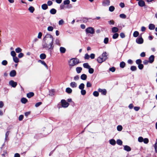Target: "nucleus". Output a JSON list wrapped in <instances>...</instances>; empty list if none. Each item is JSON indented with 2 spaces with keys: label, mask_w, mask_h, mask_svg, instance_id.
<instances>
[{
  "label": "nucleus",
  "mask_w": 157,
  "mask_h": 157,
  "mask_svg": "<svg viewBox=\"0 0 157 157\" xmlns=\"http://www.w3.org/2000/svg\"><path fill=\"white\" fill-rule=\"evenodd\" d=\"M138 4L140 7H143L145 5V2L143 0H140L138 2Z\"/></svg>",
  "instance_id": "10"
},
{
  "label": "nucleus",
  "mask_w": 157,
  "mask_h": 157,
  "mask_svg": "<svg viewBox=\"0 0 157 157\" xmlns=\"http://www.w3.org/2000/svg\"><path fill=\"white\" fill-rule=\"evenodd\" d=\"M21 101L22 103L25 104L28 101V100L25 98H22L21 99Z\"/></svg>",
  "instance_id": "27"
},
{
  "label": "nucleus",
  "mask_w": 157,
  "mask_h": 157,
  "mask_svg": "<svg viewBox=\"0 0 157 157\" xmlns=\"http://www.w3.org/2000/svg\"><path fill=\"white\" fill-rule=\"evenodd\" d=\"M13 61L16 63H17L19 61V59L16 56L13 57Z\"/></svg>",
  "instance_id": "34"
},
{
  "label": "nucleus",
  "mask_w": 157,
  "mask_h": 157,
  "mask_svg": "<svg viewBox=\"0 0 157 157\" xmlns=\"http://www.w3.org/2000/svg\"><path fill=\"white\" fill-rule=\"evenodd\" d=\"M7 61L6 60H3L2 62V64L4 66H6L7 64Z\"/></svg>",
  "instance_id": "44"
},
{
  "label": "nucleus",
  "mask_w": 157,
  "mask_h": 157,
  "mask_svg": "<svg viewBox=\"0 0 157 157\" xmlns=\"http://www.w3.org/2000/svg\"><path fill=\"white\" fill-rule=\"evenodd\" d=\"M86 33H90L93 34L94 33V29L92 27H89L86 29Z\"/></svg>",
  "instance_id": "4"
},
{
  "label": "nucleus",
  "mask_w": 157,
  "mask_h": 157,
  "mask_svg": "<svg viewBox=\"0 0 157 157\" xmlns=\"http://www.w3.org/2000/svg\"><path fill=\"white\" fill-rule=\"evenodd\" d=\"M79 60L76 58H73L70 59L69 61V64L71 67H73L80 63Z\"/></svg>",
  "instance_id": "3"
},
{
  "label": "nucleus",
  "mask_w": 157,
  "mask_h": 157,
  "mask_svg": "<svg viewBox=\"0 0 157 157\" xmlns=\"http://www.w3.org/2000/svg\"><path fill=\"white\" fill-rule=\"evenodd\" d=\"M154 60V56L152 55L150 56L149 58V62L150 63H152Z\"/></svg>",
  "instance_id": "13"
},
{
  "label": "nucleus",
  "mask_w": 157,
  "mask_h": 157,
  "mask_svg": "<svg viewBox=\"0 0 157 157\" xmlns=\"http://www.w3.org/2000/svg\"><path fill=\"white\" fill-rule=\"evenodd\" d=\"M81 93L82 95H85L86 94V92L85 90L83 89L81 90Z\"/></svg>",
  "instance_id": "54"
},
{
  "label": "nucleus",
  "mask_w": 157,
  "mask_h": 157,
  "mask_svg": "<svg viewBox=\"0 0 157 157\" xmlns=\"http://www.w3.org/2000/svg\"><path fill=\"white\" fill-rule=\"evenodd\" d=\"M16 71L15 70L11 71L10 73V75L11 77H13L16 76Z\"/></svg>",
  "instance_id": "11"
},
{
  "label": "nucleus",
  "mask_w": 157,
  "mask_h": 157,
  "mask_svg": "<svg viewBox=\"0 0 157 157\" xmlns=\"http://www.w3.org/2000/svg\"><path fill=\"white\" fill-rule=\"evenodd\" d=\"M89 72L91 74H93L94 72V70L93 68H91L90 67L89 69Z\"/></svg>",
  "instance_id": "42"
},
{
  "label": "nucleus",
  "mask_w": 157,
  "mask_h": 157,
  "mask_svg": "<svg viewBox=\"0 0 157 157\" xmlns=\"http://www.w3.org/2000/svg\"><path fill=\"white\" fill-rule=\"evenodd\" d=\"M138 65V68L142 70L143 69V68L144 67V65H143V64H139Z\"/></svg>",
  "instance_id": "55"
},
{
  "label": "nucleus",
  "mask_w": 157,
  "mask_h": 157,
  "mask_svg": "<svg viewBox=\"0 0 157 157\" xmlns=\"http://www.w3.org/2000/svg\"><path fill=\"white\" fill-rule=\"evenodd\" d=\"M83 80H86L87 78V75L85 74H82L80 77Z\"/></svg>",
  "instance_id": "19"
},
{
  "label": "nucleus",
  "mask_w": 157,
  "mask_h": 157,
  "mask_svg": "<svg viewBox=\"0 0 157 157\" xmlns=\"http://www.w3.org/2000/svg\"><path fill=\"white\" fill-rule=\"evenodd\" d=\"M118 31V29L117 27H113L112 29V31L113 33H116Z\"/></svg>",
  "instance_id": "18"
},
{
  "label": "nucleus",
  "mask_w": 157,
  "mask_h": 157,
  "mask_svg": "<svg viewBox=\"0 0 157 157\" xmlns=\"http://www.w3.org/2000/svg\"><path fill=\"white\" fill-rule=\"evenodd\" d=\"M130 69L132 71H134L136 70L137 68L136 66H132L131 67Z\"/></svg>",
  "instance_id": "36"
},
{
  "label": "nucleus",
  "mask_w": 157,
  "mask_h": 157,
  "mask_svg": "<svg viewBox=\"0 0 157 157\" xmlns=\"http://www.w3.org/2000/svg\"><path fill=\"white\" fill-rule=\"evenodd\" d=\"M53 29V28L51 26H48L47 28V30L49 31H52Z\"/></svg>",
  "instance_id": "46"
},
{
  "label": "nucleus",
  "mask_w": 157,
  "mask_h": 157,
  "mask_svg": "<svg viewBox=\"0 0 157 157\" xmlns=\"http://www.w3.org/2000/svg\"><path fill=\"white\" fill-rule=\"evenodd\" d=\"M108 54L106 52H104L102 54L101 56L105 60L107 59L108 57Z\"/></svg>",
  "instance_id": "14"
},
{
  "label": "nucleus",
  "mask_w": 157,
  "mask_h": 157,
  "mask_svg": "<svg viewBox=\"0 0 157 157\" xmlns=\"http://www.w3.org/2000/svg\"><path fill=\"white\" fill-rule=\"evenodd\" d=\"M136 42L138 44H142L143 43L144 40L141 37L139 38H137L136 40Z\"/></svg>",
  "instance_id": "8"
},
{
  "label": "nucleus",
  "mask_w": 157,
  "mask_h": 157,
  "mask_svg": "<svg viewBox=\"0 0 157 157\" xmlns=\"http://www.w3.org/2000/svg\"><path fill=\"white\" fill-rule=\"evenodd\" d=\"M92 85L89 82H88L86 83V86L87 87H90Z\"/></svg>",
  "instance_id": "61"
},
{
  "label": "nucleus",
  "mask_w": 157,
  "mask_h": 157,
  "mask_svg": "<svg viewBox=\"0 0 157 157\" xmlns=\"http://www.w3.org/2000/svg\"><path fill=\"white\" fill-rule=\"evenodd\" d=\"M115 10V7L114 6H111L109 8V10L110 12H113Z\"/></svg>",
  "instance_id": "40"
},
{
  "label": "nucleus",
  "mask_w": 157,
  "mask_h": 157,
  "mask_svg": "<svg viewBox=\"0 0 157 157\" xmlns=\"http://www.w3.org/2000/svg\"><path fill=\"white\" fill-rule=\"evenodd\" d=\"M121 8H124V4L123 2H121L119 4Z\"/></svg>",
  "instance_id": "63"
},
{
  "label": "nucleus",
  "mask_w": 157,
  "mask_h": 157,
  "mask_svg": "<svg viewBox=\"0 0 157 157\" xmlns=\"http://www.w3.org/2000/svg\"><path fill=\"white\" fill-rule=\"evenodd\" d=\"M119 17L120 18L122 19H125L126 17V15L124 13L120 14L119 15Z\"/></svg>",
  "instance_id": "38"
},
{
  "label": "nucleus",
  "mask_w": 157,
  "mask_h": 157,
  "mask_svg": "<svg viewBox=\"0 0 157 157\" xmlns=\"http://www.w3.org/2000/svg\"><path fill=\"white\" fill-rule=\"evenodd\" d=\"M125 63L123 61H122L120 63V67L121 68H124L125 66Z\"/></svg>",
  "instance_id": "32"
},
{
  "label": "nucleus",
  "mask_w": 157,
  "mask_h": 157,
  "mask_svg": "<svg viewBox=\"0 0 157 157\" xmlns=\"http://www.w3.org/2000/svg\"><path fill=\"white\" fill-rule=\"evenodd\" d=\"M136 62L137 64L139 65L141 64L142 61L140 59H138L136 60Z\"/></svg>",
  "instance_id": "49"
},
{
  "label": "nucleus",
  "mask_w": 157,
  "mask_h": 157,
  "mask_svg": "<svg viewBox=\"0 0 157 157\" xmlns=\"http://www.w3.org/2000/svg\"><path fill=\"white\" fill-rule=\"evenodd\" d=\"M64 23V21L63 20L61 19L59 21V25H62Z\"/></svg>",
  "instance_id": "64"
},
{
  "label": "nucleus",
  "mask_w": 157,
  "mask_h": 157,
  "mask_svg": "<svg viewBox=\"0 0 157 157\" xmlns=\"http://www.w3.org/2000/svg\"><path fill=\"white\" fill-rule=\"evenodd\" d=\"M144 143L147 144L148 143L149 140L148 138H145L143 140V141Z\"/></svg>",
  "instance_id": "52"
},
{
  "label": "nucleus",
  "mask_w": 157,
  "mask_h": 157,
  "mask_svg": "<svg viewBox=\"0 0 157 157\" xmlns=\"http://www.w3.org/2000/svg\"><path fill=\"white\" fill-rule=\"evenodd\" d=\"M66 91L68 94H71L72 92V90L70 88H67L66 89Z\"/></svg>",
  "instance_id": "26"
},
{
  "label": "nucleus",
  "mask_w": 157,
  "mask_h": 157,
  "mask_svg": "<svg viewBox=\"0 0 157 157\" xmlns=\"http://www.w3.org/2000/svg\"><path fill=\"white\" fill-rule=\"evenodd\" d=\"M41 8L43 10H46L48 9V7L46 4H44L41 6Z\"/></svg>",
  "instance_id": "28"
},
{
  "label": "nucleus",
  "mask_w": 157,
  "mask_h": 157,
  "mask_svg": "<svg viewBox=\"0 0 157 157\" xmlns=\"http://www.w3.org/2000/svg\"><path fill=\"white\" fill-rule=\"evenodd\" d=\"M110 144L113 145H114L116 144V141L114 139H111L109 140Z\"/></svg>",
  "instance_id": "31"
},
{
  "label": "nucleus",
  "mask_w": 157,
  "mask_h": 157,
  "mask_svg": "<svg viewBox=\"0 0 157 157\" xmlns=\"http://www.w3.org/2000/svg\"><path fill=\"white\" fill-rule=\"evenodd\" d=\"M38 62L41 63V64L43 65L46 67L47 69H48L47 65L44 61L39 60H38Z\"/></svg>",
  "instance_id": "15"
},
{
  "label": "nucleus",
  "mask_w": 157,
  "mask_h": 157,
  "mask_svg": "<svg viewBox=\"0 0 157 157\" xmlns=\"http://www.w3.org/2000/svg\"><path fill=\"white\" fill-rule=\"evenodd\" d=\"M93 94L95 97H98L99 95V93L97 91H95L93 92Z\"/></svg>",
  "instance_id": "47"
},
{
  "label": "nucleus",
  "mask_w": 157,
  "mask_h": 157,
  "mask_svg": "<svg viewBox=\"0 0 157 157\" xmlns=\"http://www.w3.org/2000/svg\"><path fill=\"white\" fill-rule=\"evenodd\" d=\"M109 70L110 71H112V72H114L115 70V68L114 67H111L109 68Z\"/></svg>",
  "instance_id": "57"
},
{
  "label": "nucleus",
  "mask_w": 157,
  "mask_h": 157,
  "mask_svg": "<svg viewBox=\"0 0 157 157\" xmlns=\"http://www.w3.org/2000/svg\"><path fill=\"white\" fill-rule=\"evenodd\" d=\"M90 56L87 54H86L84 56V59H88L90 58Z\"/></svg>",
  "instance_id": "48"
},
{
  "label": "nucleus",
  "mask_w": 157,
  "mask_h": 157,
  "mask_svg": "<svg viewBox=\"0 0 157 157\" xmlns=\"http://www.w3.org/2000/svg\"><path fill=\"white\" fill-rule=\"evenodd\" d=\"M40 57L41 59H44L46 58V55L44 53H42L40 55Z\"/></svg>",
  "instance_id": "25"
},
{
  "label": "nucleus",
  "mask_w": 157,
  "mask_h": 157,
  "mask_svg": "<svg viewBox=\"0 0 157 157\" xmlns=\"http://www.w3.org/2000/svg\"><path fill=\"white\" fill-rule=\"evenodd\" d=\"M122 127L121 125H118L117 127V129L118 131H120L122 129Z\"/></svg>",
  "instance_id": "45"
},
{
  "label": "nucleus",
  "mask_w": 157,
  "mask_h": 157,
  "mask_svg": "<svg viewBox=\"0 0 157 157\" xmlns=\"http://www.w3.org/2000/svg\"><path fill=\"white\" fill-rule=\"evenodd\" d=\"M9 84L13 87H15L17 85V83L14 82L13 80H11L9 82Z\"/></svg>",
  "instance_id": "7"
},
{
  "label": "nucleus",
  "mask_w": 157,
  "mask_h": 157,
  "mask_svg": "<svg viewBox=\"0 0 157 157\" xmlns=\"http://www.w3.org/2000/svg\"><path fill=\"white\" fill-rule=\"evenodd\" d=\"M144 139L142 137H139L138 138V141L140 142H142L143 141Z\"/></svg>",
  "instance_id": "56"
},
{
  "label": "nucleus",
  "mask_w": 157,
  "mask_h": 157,
  "mask_svg": "<svg viewBox=\"0 0 157 157\" xmlns=\"http://www.w3.org/2000/svg\"><path fill=\"white\" fill-rule=\"evenodd\" d=\"M82 68L81 67H78L76 68V71L77 73H79L81 72Z\"/></svg>",
  "instance_id": "33"
},
{
  "label": "nucleus",
  "mask_w": 157,
  "mask_h": 157,
  "mask_svg": "<svg viewBox=\"0 0 157 157\" xmlns=\"http://www.w3.org/2000/svg\"><path fill=\"white\" fill-rule=\"evenodd\" d=\"M70 86L72 88H75L77 87V84L75 82H72L70 83Z\"/></svg>",
  "instance_id": "17"
},
{
  "label": "nucleus",
  "mask_w": 157,
  "mask_h": 157,
  "mask_svg": "<svg viewBox=\"0 0 157 157\" xmlns=\"http://www.w3.org/2000/svg\"><path fill=\"white\" fill-rule=\"evenodd\" d=\"M42 46L43 48L48 50L50 52H52V50H53L54 48L53 44L47 43L46 42H43Z\"/></svg>",
  "instance_id": "2"
},
{
  "label": "nucleus",
  "mask_w": 157,
  "mask_h": 157,
  "mask_svg": "<svg viewBox=\"0 0 157 157\" xmlns=\"http://www.w3.org/2000/svg\"><path fill=\"white\" fill-rule=\"evenodd\" d=\"M117 143L119 145H121L122 144V142L121 140L118 139L117 140Z\"/></svg>",
  "instance_id": "37"
},
{
  "label": "nucleus",
  "mask_w": 157,
  "mask_h": 157,
  "mask_svg": "<svg viewBox=\"0 0 157 157\" xmlns=\"http://www.w3.org/2000/svg\"><path fill=\"white\" fill-rule=\"evenodd\" d=\"M98 91L99 92L101 93V94L105 95L106 93V90L105 89H101L99 88L98 90Z\"/></svg>",
  "instance_id": "12"
},
{
  "label": "nucleus",
  "mask_w": 157,
  "mask_h": 157,
  "mask_svg": "<svg viewBox=\"0 0 157 157\" xmlns=\"http://www.w3.org/2000/svg\"><path fill=\"white\" fill-rule=\"evenodd\" d=\"M124 149L127 151H129L131 150L130 147L128 145H125L124 146Z\"/></svg>",
  "instance_id": "16"
},
{
  "label": "nucleus",
  "mask_w": 157,
  "mask_h": 157,
  "mask_svg": "<svg viewBox=\"0 0 157 157\" xmlns=\"http://www.w3.org/2000/svg\"><path fill=\"white\" fill-rule=\"evenodd\" d=\"M83 65L84 68L88 69L90 67L88 63H84L83 64Z\"/></svg>",
  "instance_id": "23"
},
{
  "label": "nucleus",
  "mask_w": 157,
  "mask_h": 157,
  "mask_svg": "<svg viewBox=\"0 0 157 157\" xmlns=\"http://www.w3.org/2000/svg\"><path fill=\"white\" fill-rule=\"evenodd\" d=\"M24 56V54L21 52H20L18 55V57L19 58H21Z\"/></svg>",
  "instance_id": "59"
},
{
  "label": "nucleus",
  "mask_w": 157,
  "mask_h": 157,
  "mask_svg": "<svg viewBox=\"0 0 157 157\" xmlns=\"http://www.w3.org/2000/svg\"><path fill=\"white\" fill-rule=\"evenodd\" d=\"M119 36V34L118 33H115L113 36V39H116Z\"/></svg>",
  "instance_id": "39"
},
{
  "label": "nucleus",
  "mask_w": 157,
  "mask_h": 157,
  "mask_svg": "<svg viewBox=\"0 0 157 157\" xmlns=\"http://www.w3.org/2000/svg\"><path fill=\"white\" fill-rule=\"evenodd\" d=\"M43 42H46L47 43L53 44V38L50 34H47L43 39Z\"/></svg>",
  "instance_id": "1"
},
{
  "label": "nucleus",
  "mask_w": 157,
  "mask_h": 157,
  "mask_svg": "<svg viewBox=\"0 0 157 157\" xmlns=\"http://www.w3.org/2000/svg\"><path fill=\"white\" fill-rule=\"evenodd\" d=\"M62 107L63 108H67L69 105V103L66 102L64 99H62L61 101Z\"/></svg>",
  "instance_id": "5"
},
{
  "label": "nucleus",
  "mask_w": 157,
  "mask_h": 157,
  "mask_svg": "<svg viewBox=\"0 0 157 157\" xmlns=\"http://www.w3.org/2000/svg\"><path fill=\"white\" fill-rule=\"evenodd\" d=\"M65 7V5L63 3L62 4H61L60 6V9L61 10L63 9Z\"/></svg>",
  "instance_id": "62"
},
{
  "label": "nucleus",
  "mask_w": 157,
  "mask_h": 157,
  "mask_svg": "<svg viewBox=\"0 0 157 157\" xmlns=\"http://www.w3.org/2000/svg\"><path fill=\"white\" fill-rule=\"evenodd\" d=\"M149 29L150 30H153L155 28V25L152 24H150L148 26Z\"/></svg>",
  "instance_id": "20"
},
{
  "label": "nucleus",
  "mask_w": 157,
  "mask_h": 157,
  "mask_svg": "<svg viewBox=\"0 0 157 157\" xmlns=\"http://www.w3.org/2000/svg\"><path fill=\"white\" fill-rule=\"evenodd\" d=\"M110 25H114V21L113 20H111L108 21Z\"/></svg>",
  "instance_id": "60"
},
{
  "label": "nucleus",
  "mask_w": 157,
  "mask_h": 157,
  "mask_svg": "<svg viewBox=\"0 0 157 157\" xmlns=\"http://www.w3.org/2000/svg\"><path fill=\"white\" fill-rule=\"evenodd\" d=\"M28 10L30 12L33 13L35 9L33 7L31 6L29 8Z\"/></svg>",
  "instance_id": "30"
},
{
  "label": "nucleus",
  "mask_w": 157,
  "mask_h": 157,
  "mask_svg": "<svg viewBox=\"0 0 157 157\" xmlns=\"http://www.w3.org/2000/svg\"><path fill=\"white\" fill-rule=\"evenodd\" d=\"M139 35V33L138 31L134 32L133 34V36L134 37H137Z\"/></svg>",
  "instance_id": "41"
},
{
  "label": "nucleus",
  "mask_w": 157,
  "mask_h": 157,
  "mask_svg": "<svg viewBox=\"0 0 157 157\" xmlns=\"http://www.w3.org/2000/svg\"><path fill=\"white\" fill-rule=\"evenodd\" d=\"M109 42V38L108 37L105 38L104 40V42L105 44H107Z\"/></svg>",
  "instance_id": "50"
},
{
  "label": "nucleus",
  "mask_w": 157,
  "mask_h": 157,
  "mask_svg": "<svg viewBox=\"0 0 157 157\" xmlns=\"http://www.w3.org/2000/svg\"><path fill=\"white\" fill-rule=\"evenodd\" d=\"M11 55L13 57L15 56L16 55L15 52L14 51H12L11 52Z\"/></svg>",
  "instance_id": "51"
},
{
  "label": "nucleus",
  "mask_w": 157,
  "mask_h": 157,
  "mask_svg": "<svg viewBox=\"0 0 157 157\" xmlns=\"http://www.w3.org/2000/svg\"><path fill=\"white\" fill-rule=\"evenodd\" d=\"M42 104V103L41 102H37L35 104V106L36 107H38Z\"/></svg>",
  "instance_id": "58"
},
{
  "label": "nucleus",
  "mask_w": 157,
  "mask_h": 157,
  "mask_svg": "<svg viewBox=\"0 0 157 157\" xmlns=\"http://www.w3.org/2000/svg\"><path fill=\"white\" fill-rule=\"evenodd\" d=\"M50 12L51 14H55L56 13V10L55 9L53 8L50 10Z\"/></svg>",
  "instance_id": "24"
},
{
  "label": "nucleus",
  "mask_w": 157,
  "mask_h": 157,
  "mask_svg": "<svg viewBox=\"0 0 157 157\" xmlns=\"http://www.w3.org/2000/svg\"><path fill=\"white\" fill-rule=\"evenodd\" d=\"M155 149V152L157 153V142L155 143V144L153 145Z\"/></svg>",
  "instance_id": "53"
},
{
  "label": "nucleus",
  "mask_w": 157,
  "mask_h": 157,
  "mask_svg": "<svg viewBox=\"0 0 157 157\" xmlns=\"http://www.w3.org/2000/svg\"><path fill=\"white\" fill-rule=\"evenodd\" d=\"M85 87V85L83 83H82L80 84L78 86V88L81 90H82L84 89Z\"/></svg>",
  "instance_id": "29"
},
{
  "label": "nucleus",
  "mask_w": 157,
  "mask_h": 157,
  "mask_svg": "<svg viewBox=\"0 0 157 157\" xmlns=\"http://www.w3.org/2000/svg\"><path fill=\"white\" fill-rule=\"evenodd\" d=\"M97 60L99 63H101L102 62L105 61L101 56H99Z\"/></svg>",
  "instance_id": "9"
},
{
  "label": "nucleus",
  "mask_w": 157,
  "mask_h": 157,
  "mask_svg": "<svg viewBox=\"0 0 157 157\" xmlns=\"http://www.w3.org/2000/svg\"><path fill=\"white\" fill-rule=\"evenodd\" d=\"M66 51V49L63 47H60V51L61 53H64Z\"/></svg>",
  "instance_id": "22"
},
{
  "label": "nucleus",
  "mask_w": 157,
  "mask_h": 157,
  "mask_svg": "<svg viewBox=\"0 0 157 157\" xmlns=\"http://www.w3.org/2000/svg\"><path fill=\"white\" fill-rule=\"evenodd\" d=\"M70 1L69 0H66L63 1V3L65 5H68L70 4Z\"/></svg>",
  "instance_id": "43"
},
{
  "label": "nucleus",
  "mask_w": 157,
  "mask_h": 157,
  "mask_svg": "<svg viewBox=\"0 0 157 157\" xmlns=\"http://www.w3.org/2000/svg\"><path fill=\"white\" fill-rule=\"evenodd\" d=\"M22 51V49L19 47H18L15 49L16 52L17 53H20Z\"/></svg>",
  "instance_id": "35"
},
{
  "label": "nucleus",
  "mask_w": 157,
  "mask_h": 157,
  "mask_svg": "<svg viewBox=\"0 0 157 157\" xmlns=\"http://www.w3.org/2000/svg\"><path fill=\"white\" fill-rule=\"evenodd\" d=\"M34 95V93L32 92H29L27 94V96L28 98H30Z\"/></svg>",
  "instance_id": "21"
},
{
  "label": "nucleus",
  "mask_w": 157,
  "mask_h": 157,
  "mask_svg": "<svg viewBox=\"0 0 157 157\" xmlns=\"http://www.w3.org/2000/svg\"><path fill=\"white\" fill-rule=\"evenodd\" d=\"M109 0H103L102 2V5L104 6H109L110 5Z\"/></svg>",
  "instance_id": "6"
}]
</instances>
